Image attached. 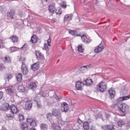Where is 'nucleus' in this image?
<instances>
[{
    "label": "nucleus",
    "instance_id": "1",
    "mask_svg": "<svg viewBox=\"0 0 130 130\" xmlns=\"http://www.w3.org/2000/svg\"><path fill=\"white\" fill-rule=\"evenodd\" d=\"M0 109L4 111L10 110V112H11V113L7 114V118L9 120L14 119V118H15V115L14 114H17V113L19 112L18 108L15 105H11L10 106V105L7 103H4L2 107L0 108Z\"/></svg>",
    "mask_w": 130,
    "mask_h": 130
},
{
    "label": "nucleus",
    "instance_id": "2",
    "mask_svg": "<svg viewBox=\"0 0 130 130\" xmlns=\"http://www.w3.org/2000/svg\"><path fill=\"white\" fill-rule=\"evenodd\" d=\"M96 89L101 93H104V91H106V89H107V83L105 81H101L96 85Z\"/></svg>",
    "mask_w": 130,
    "mask_h": 130
},
{
    "label": "nucleus",
    "instance_id": "3",
    "mask_svg": "<svg viewBox=\"0 0 130 130\" xmlns=\"http://www.w3.org/2000/svg\"><path fill=\"white\" fill-rule=\"evenodd\" d=\"M118 109L122 111L124 114H126V113L128 112V110H129V106L125 103L118 104Z\"/></svg>",
    "mask_w": 130,
    "mask_h": 130
},
{
    "label": "nucleus",
    "instance_id": "4",
    "mask_svg": "<svg viewBox=\"0 0 130 130\" xmlns=\"http://www.w3.org/2000/svg\"><path fill=\"white\" fill-rule=\"evenodd\" d=\"M21 72L22 73L23 75L24 76L27 75V74L29 73V70L28 69V66L26 65V63L25 62H22V65H21Z\"/></svg>",
    "mask_w": 130,
    "mask_h": 130
},
{
    "label": "nucleus",
    "instance_id": "5",
    "mask_svg": "<svg viewBox=\"0 0 130 130\" xmlns=\"http://www.w3.org/2000/svg\"><path fill=\"white\" fill-rule=\"evenodd\" d=\"M32 105H33V102H32V101H26L24 105L25 110H30L31 108H32Z\"/></svg>",
    "mask_w": 130,
    "mask_h": 130
},
{
    "label": "nucleus",
    "instance_id": "6",
    "mask_svg": "<svg viewBox=\"0 0 130 130\" xmlns=\"http://www.w3.org/2000/svg\"><path fill=\"white\" fill-rule=\"evenodd\" d=\"M103 49H104V46L103 44H100L98 46L95 47L94 51L95 53H99V52H101Z\"/></svg>",
    "mask_w": 130,
    "mask_h": 130
},
{
    "label": "nucleus",
    "instance_id": "7",
    "mask_svg": "<svg viewBox=\"0 0 130 130\" xmlns=\"http://www.w3.org/2000/svg\"><path fill=\"white\" fill-rule=\"evenodd\" d=\"M36 55L39 60H44L45 58H44V55L41 53V52L40 51H36Z\"/></svg>",
    "mask_w": 130,
    "mask_h": 130
},
{
    "label": "nucleus",
    "instance_id": "8",
    "mask_svg": "<svg viewBox=\"0 0 130 130\" xmlns=\"http://www.w3.org/2000/svg\"><path fill=\"white\" fill-rule=\"evenodd\" d=\"M61 110L62 112H68L69 111V106L64 102L61 105Z\"/></svg>",
    "mask_w": 130,
    "mask_h": 130
},
{
    "label": "nucleus",
    "instance_id": "9",
    "mask_svg": "<svg viewBox=\"0 0 130 130\" xmlns=\"http://www.w3.org/2000/svg\"><path fill=\"white\" fill-rule=\"evenodd\" d=\"M52 111L53 115H54V116H56V118L60 117V116H61V113H60V112L58 109H53Z\"/></svg>",
    "mask_w": 130,
    "mask_h": 130
},
{
    "label": "nucleus",
    "instance_id": "10",
    "mask_svg": "<svg viewBox=\"0 0 130 130\" xmlns=\"http://www.w3.org/2000/svg\"><path fill=\"white\" fill-rule=\"evenodd\" d=\"M83 84L85 86H91L93 84V80L91 78H87L83 82Z\"/></svg>",
    "mask_w": 130,
    "mask_h": 130
},
{
    "label": "nucleus",
    "instance_id": "11",
    "mask_svg": "<svg viewBox=\"0 0 130 130\" xmlns=\"http://www.w3.org/2000/svg\"><path fill=\"white\" fill-rule=\"evenodd\" d=\"M7 17L10 19H15V10L11 9L9 12H7Z\"/></svg>",
    "mask_w": 130,
    "mask_h": 130
},
{
    "label": "nucleus",
    "instance_id": "12",
    "mask_svg": "<svg viewBox=\"0 0 130 130\" xmlns=\"http://www.w3.org/2000/svg\"><path fill=\"white\" fill-rule=\"evenodd\" d=\"M108 93L109 94L110 99H113L115 97V90L114 89H111L109 90Z\"/></svg>",
    "mask_w": 130,
    "mask_h": 130
},
{
    "label": "nucleus",
    "instance_id": "13",
    "mask_svg": "<svg viewBox=\"0 0 130 130\" xmlns=\"http://www.w3.org/2000/svg\"><path fill=\"white\" fill-rule=\"evenodd\" d=\"M31 69L34 72H36L39 69V62H37L31 66Z\"/></svg>",
    "mask_w": 130,
    "mask_h": 130
},
{
    "label": "nucleus",
    "instance_id": "14",
    "mask_svg": "<svg viewBox=\"0 0 130 130\" xmlns=\"http://www.w3.org/2000/svg\"><path fill=\"white\" fill-rule=\"evenodd\" d=\"M73 14H67L64 17V22H67V21H71L73 19Z\"/></svg>",
    "mask_w": 130,
    "mask_h": 130
},
{
    "label": "nucleus",
    "instance_id": "15",
    "mask_svg": "<svg viewBox=\"0 0 130 130\" xmlns=\"http://www.w3.org/2000/svg\"><path fill=\"white\" fill-rule=\"evenodd\" d=\"M48 10L50 13H54L55 11V5L50 4L48 6Z\"/></svg>",
    "mask_w": 130,
    "mask_h": 130
},
{
    "label": "nucleus",
    "instance_id": "16",
    "mask_svg": "<svg viewBox=\"0 0 130 130\" xmlns=\"http://www.w3.org/2000/svg\"><path fill=\"white\" fill-rule=\"evenodd\" d=\"M69 34H71L72 36H74V37L81 36V34H78V31L76 30H69Z\"/></svg>",
    "mask_w": 130,
    "mask_h": 130
},
{
    "label": "nucleus",
    "instance_id": "17",
    "mask_svg": "<svg viewBox=\"0 0 130 130\" xmlns=\"http://www.w3.org/2000/svg\"><path fill=\"white\" fill-rule=\"evenodd\" d=\"M47 44L45 43L44 47L46 50L48 51L49 50V48H48V46H50V44L51 43V40L50 39V37L47 40Z\"/></svg>",
    "mask_w": 130,
    "mask_h": 130
},
{
    "label": "nucleus",
    "instance_id": "18",
    "mask_svg": "<svg viewBox=\"0 0 130 130\" xmlns=\"http://www.w3.org/2000/svg\"><path fill=\"white\" fill-rule=\"evenodd\" d=\"M20 127L22 130H28L29 128L28 127V124L27 123H21L20 124Z\"/></svg>",
    "mask_w": 130,
    "mask_h": 130
},
{
    "label": "nucleus",
    "instance_id": "19",
    "mask_svg": "<svg viewBox=\"0 0 130 130\" xmlns=\"http://www.w3.org/2000/svg\"><path fill=\"white\" fill-rule=\"evenodd\" d=\"M17 82H22L23 75L21 73H17L15 75Z\"/></svg>",
    "mask_w": 130,
    "mask_h": 130
},
{
    "label": "nucleus",
    "instance_id": "20",
    "mask_svg": "<svg viewBox=\"0 0 130 130\" xmlns=\"http://www.w3.org/2000/svg\"><path fill=\"white\" fill-rule=\"evenodd\" d=\"M6 90L9 94H14L15 93V90L12 86L7 87Z\"/></svg>",
    "mask_w": 130,
    "mask_h": 130
},
{
    "label": "nucleus",
    "instance_id": "21",
    "mask_svg": "<svg viewBox=\"0 0 130 130\" xmlns=\"http://www.w3.org/2000/svg\"><path fill=\"white\" fill-rule=\"evenodd\" d=\"M83 126L85 130H89L90 128V123L88 121L83 122Z\"/></svg>",
    "mask_w": 130,
    "mask_h": 130
},
{
    "label": "nucleus",
    "instance_id": "22",
    "mask_svg": "<svg viewBox=\"0 0 130 130\" xmlns=\"http://www.w3.org/2000/svg\"><path fill=\"white\" fill-rule=\"evenodd\" d=\"M37 41H38V38L37 37V36L35 35H32L31 37L30 42H31V43H36Z\"/></svg>",
    "mask_w": 130,
    "mask_h": 130
},
{
    "label": "nucleus",
    "instance_id": "23",
    "mask_svg": "<svg viewBox=\"0 0 130 130\" xmlns=\"http://www.w3.org/2000/svg\"><path fill=\"white\" fill-rule=\"evenodd\" d=\"M28 88L31 90H35V89L37 88V85H36V83H35V82H32L30 83Z\"/></svg>",
    "mask_w": 130,
    "mask_h": 130
},
{
    "label": "nucleus",
    "instance_id": "24",
    "mask_svg": "<svg viewBox=\"0 0 130 130\" xmlns=\"http://www.w3.org/2000/svg\"><path fill=\"white\" fill-rule=\"evenodd\" d=\"M87 70H88V68H87V66H83L78 69V72L84 74L86 72V71H87Z\"/></svg>",
    "mask_w": 130,
    "mask_h": 130
},
{
    "label": "nucleus",
    "instance_id": "25",
    "mask_svg": "<svg viewBox=\"0 0 130 130\" xmlns=\"http://www.w3.org/2000/svg\"><path fill=\"white\" fill-rule=\"evenodd\" d=\"M83 82H81L80 81H77L76 83V89L77 90H82V85H81Z\"/></svg>",
    "mask_w": 130,
    "mask_h": 130
},
{
    "label": "nucleus",
    "instance_id": "26",
    "mask_svg": "<svg viewBox=\"0 0 130 130\" xmlns=\"http://www.w3.org/2000/svg\"><path fill=\"white\" fill-rule=\"evenodd\" d=\"M41 130H47L48 129V125L46 124L42 123L40 125Z\"/></svg>",
    "mask_w": 130,
    "mask_h": 130
},
{
    "label": "nucleus",
    "instance_id": "27",
    "mask_svg": "<svg viewBox=\"0 0 130 130\" xmlns=\"http://www.w3.org/2000/svg\"><path fill=\"white\" fill-rule=\"evenodd\" d=\"M57 121L58 124H64V121L62 120V118H61V116H60V117H57Z\"/></svg>",
    "mask_w": 130,
    "mask_h": 130
},
{
    "label": "nucleus",
    "instance_id": "28",
    "mask_svg": "<svg viewBox=\"0 0 130 130\" xmlns=\"http://www.w3.org/2000/svg\"><path fill=\"white\" fill-rule=\"evenodd\" d=\"M78 51L79 52H81V53H83L84 52V48H83V45H79L77 47Z\"/></svg>",
    "mask_w": 130,
    "mask_h": 130
},
{
    "label": "nucleus",
    "instance_id": "29",
    "mask_svg": "<svg viewBox=\"0 0 130 130\" xmlns=\"http://www.w3.org/2000/svg\"><path fill=\"white\" fill-rule=\"evenodd\" d=\"M10 39L12 41V42L14 43H16V42H18V40L19 39V38L17 36H13L10 38Z\"/></svg>",
    "mask_w": 130,
    "mask_h": 130
},
{
    "label": "nucleus",
    "instance_id": "30",
    "mask_svg": "<svg viewBox=\"0 0 130 130\" xmlns=\"http://www.w3.org/2000/svg\"><path fill=\"white\" fill-rule=\"evenodd\" d=\"M52 128L53 130H60V127L59 126V125H57L56 124H53L52 125Z\"/></svg>",
    "mask_w": 130,
    "mask_h": 130
},
{
    "label": "nucleus",
    "instance_id": "31",
    "mask_svg": "<svg viewBox=\"0 0 130 130\" xmlns=\"http://www.w3.org/2000/svg\"><path fill=\"white\" fill-rule=\"evenodd\" d=\"M55 13L56 15H58V16H60V15H61L62 13V10H61V8H58L55 10Z\"/></svg>",
    "mask_w": 130,
    "mask_h": 130
},
{
    "label": "nucleus",
    "instance_id": "32",
    "mask_svg": "<svg viewBox=\"0 0 130 130\" xmlns=\"http://www.w3.org/2000/svg\"><path fill=\"white\" fill-rule=\"evenodd\" d=\"M124 125V121L121 119L119 120V121H118V126H119L120 127H121V126H122V125Z\"/></svg>",
    "mask_w": 130,
    "mask_h": 130
},
{
    "label": "nucleus",
    "instance_id": "33",
    "mask_svg": "<svg viewBox=\"0 0 130 130\" xmlns=\"http://www.w3.org/2000/svg\"><path fill=\"white\" fill-rule=\"evenodd\" d=\"M20 49H23V50H28V49H29V46H28L27 43H25Z\"/></svg>",
    "mask_w": 130,
    "mask_h": 130
},
{
    "label": "nucleus",
    "instance_id": "34",
    "mask_svg": "<svg viewBox=\"0 0 130 130\" xmlns=\"http://www.w3.org/2000/svg\"><path fill=\"white\" fill-rule=\"evenodd\" d=\"M18 91L21 93L25 92V87L23 86H19L18 87Z\"/></svg>",
    "mask_w": 130,
    "mask_h": 130
},
{
    "label": "nucleus",
    "instance_id": "35",
    "mask_svg": "<svg viewBox=\"0 0 130 130\" xmlns=\"http://www.w3.org/2000/svg\"><path fill=\"white\" fill-rule=\"evenodd\" d=\"M19 48L17 47H12L10 48V50L12 52H15V51H18Z\"/></svg>",
    "mask_w": 130,
    "mask_h": 130
},
{
    "label": "nucleus",
    "instance_id": "36",
    "mask_svg": "<svg viewBox=\"0 0 130 130\" xmlns=\"http://www.w3.org/2000/svg\"><path fill=\"white\" fill-rule=\"evenodd\" d=\"M79 37H81V40L82 41V42H84V43H86V39H89L87 38V37H86L85 35L79 36Z\"/></svg>",
    "mask_w": 130,
    "mask_h": 130
},
{
    "label": "nucleus",
    "instance_id": "37",
    "mask_svg": "<svg viewBox=\"0 0 130 130\" xmlns=\"http://www.w3.org/2000/svg\"><path fill=\"white\" fill-rule=\"evenodd\" d=\"M34 101L35 102H36V103L40 102V96H38V95H36L34 98Z\"/></svg>",
    "mask_w": 130,
    "mask_h": 130
},
{
    "label": "nucleus",
    "instance_id": "38",
    "mask_svg": "<svg viewBox=\"0 0 130 130\" xmlns=\"http://www.w3.org/2000/svg\"><path fill=\"white\" fill-rule=\"evenodd\" d=\"M101 118L103 119V121H104V120L103 119V118L102 117V114L99 113L98 114L96 115L95 116V119H98V118Z\"/></svg>",
    "mask_w": 130,
    "mask_h": 130
},
{
    "label": "nucleus",
    "instance_id": "39",
    "mask_svg": "<svg viewBox=\"0 0 130 130\" xmlns=\"http://www.w3.org/2000/svg\"><path fill=\"white\" fill-rule=\"evenodd\" d=\"M6 76H7L6 79L8 80V81H10V80L13 78V74H7Z\"/></svg>",
    "mask_w": 130,
    "mask_h": 130
},
{
    "label": "nucleus",
    "instance_id": "40",
    "mask_svg": "<svg viewBox=\"0 0 130 130\" xmlns=\"http://www.w3.org/2000/svg\"><path fill=\"white\" fill-rule=\"evenodd\" d=\"M30 125L31 126H36V125H37V123L36 122V121L34 119L32 120L30 124Z\"/></svg>",
    "mask_w": 130,
    "mask_h": 130
},
{
    "label": "nucleus",
    "instance_id": "41",
    "mask_svg": "<svg viewBox=\"0 0 130 130\" xmlns=\"http://www.w3.org/2000/svg\"><path fill=\"white\" fill-rule=\"evenodd\" d=\"M4 70H6V67L4 64L0 63V71L3 72Z\"/></svg>",
    "mask_w": 130,
    "mask_h": 130
},
{
    "label": "nucleus",
    "instance_id": "42",
    "mask_svg": "<svg viewBox=\"0 0 130 130\" xmlns=\"http://www.w3.org/2000/svg\"><path fill=\"white\" fill-rule=\"evenodd\" d=\"M47 118L49 120H50V119H51V118H52V114H51V113H48L47 114Z\"/></svg>",
    "mask_w": 130,
    "mask_h": 130
},
{
    "label": "nucleus",
    "instance_id": "43",
    "mask_svg": "<svg viewBox=\"0 0 130 130\" xmlns=\"http://www.w3.org/2000/svg\"><path fill=\"white\" fill-rule=\"evenodd\" d=\"M19 121H23V120L25 119V118L24 117V115H23L22 114H19Z\"/></svg>",
    "mask_w": 130,
    "mask_h": 130
},
{
    "label": "nucleus",
    "instance_id": "44",
    "mask_svg": "<svg viewBox=\"0 0 130 130\" xmlns=\"http://www.w3.org/2000/svg\"><path fill=\"white\" fill-rule=\"evenodd\" d=\"M108 130H115V128H114L113 125L109 124L108 125Z\"/></svg>",
    "mask_w": 130,
    "mask_h": 130
},
{
    "label": "nucleus",
    "instance_id": "45",
    "mask_svg": "<svg viewBox=\"0 0 130 130\" xmlns=\"http://www.w3.org/2000/svg\"><path fill=\"white\" fill-rule=\"evenodd\" d=\"M60 7H62V8L66 9L67 8V3L64 2H61V3L60 4Z\"/></svg>",
    "mask_w": 130,
    "mask_h": 130
},
{
    "label": "nucleus",
    "instance_id": "46",
    "mask_svg": "<svg viewBox=\"0 0 130 130\" xmlns=\"http://www.w3.org/2000/svg\"><path fill=\"white\" fill-rule=\"evenodd\" d=\"M121 92H122V93H126L127 92V90L125 88V86L122 87Z\"/></svg>",
    "mask_w": 130,
    "mask_h": 130
},
{
    "label": "nucleus",
    "instance_id": "47",
    "mask_svg": "<svg viewBox=\"0 0 130 130\" xmlns=\"http://www.w3.org/2000/svg\"><path fill=\"white\" fill-rule=\"evenodd\" d=\"M34 119L32 118H27V120H26V121L28 123H29L30 124V123L33 121V120Z\"/></svg>",
    "mask_w": 130,
    "mask_h": 130
},
{
    "label": "nucleus",
    "instance_id": "48",
    "mask_svg": "<svg viewBox=\"0 0 130 130\" xmlns=\"http://www.w3.org/2000/svg\"><path fill=\"white\" fill-rule=\"evenodd\" d=\"M48 2V0H42V4L43 5V6H46Z\"/></svg>",
    "mask_w": 130,
    "mask_h": 130
},
{
    "label": "nucleus",
    "instance_id": "49",
    "mask_svg": "<svg viewBox=\"0 0 130 130\" xmlns=\"http://www.w3.org/2000/svg\"><path fill=\"white\" fill-rule=\"evenodd\" d=\"M25 57L22 56H20L19 59V61H22V62H24V61H25Z\"/></svg>",
    "mask_w": 130,
    "mask_h": 130
},
{
    "label": "nucleus",
    "instance_id": "50",
    "mask_svg": "<svg viewBox=\"0 0 130 130\" xmlns=\"http://www.w3.org/2000/svg\"><path fill=\"white\" fill-rule=\"evenodd\" d=\"M130 99V94H129L127 96H123V100H124V101L125 100H128V99Z\"/></svg>",
    "mask_w": 130,
    "mask_h": 130
},
{
    "label": "nucleus",
    "instance_id": "51",
    "mask_svg": "<svg viewBox=\"0 0 130 130\" xmlns=\"http://www.w3.org/2000/svg\"><path fill=\"white\" fill-rule=\"evenodd\" d=\"M37 105L38 108H42V105H41V102H39L37 103Z\"/></svg>",
    "mask_w": 130,
    "mask_h": 130
},
{
    "label": "nucleus",
    "instance_id": "52",
    "mask_svg": "<svg viewBox=\"0 0 130 130\" xmlns=\"http://www.w3.org/2000/svg\"><path fill=\"white\" fill-rule=\"evenodd\" d=\"M102 129L108 130V125H104L102 126Z\"/></svg>",
    "mask_w": 130,
    "mask_h": 130
},
{
    "label": "nucleus",
    "instance_id": "53",
    "mask_svg": "<svg viewBox=\"0 0 130 130\" xmlns=\"http://www.w3.org/2000/svg\"><path fill=\"white\" fill-rule=\"evenodd\" d=\"M111 107L112 108H114V109L116 108V107H117V108H118V105H117V104H113V105H111Z\"/></svg>",
    "mask_w": 130,
    "mask_h": 130
},
{
    "label": "nucleus",
    "instance_id": "54",
    "mask_svg": "<svg viewBox=\"0 0 130 130\" xmlns=\"http://www.w3.org/2000/svg\"><path fill=\"white\" fill-rule=\"evenodd\" d=\"M4 97V92L3 91H0V100Z\"/></svg>",
    "mask_w": 130,
    "mask_h": 130
},
{
    "label": "nucleus",
    "instance_id": "55",
    "mask_svg": "<svg viewBox=\"0 0 130 130\" xmlns=\"http://www.w3.org/2000/svg\"><path fill=\"white\" fill-rule=\"evenodd\" d=\"M118 102H121V101H124L123 96L118 99Z\"/></svg>",
    "mask_w": 130,
    "mask_h": 130
},
{
    "label": "nucleus",
    "instance_id": "56",
    "mask_svg": "<svg viewBox=\"0 0 130 130\" xmlns=\"http://www.w3.org/2000/svg\"><path fill=\"white\" fill-rule=\"evenodd\" d=\"M77 122H79L80 123V124H81V123H82L83 122V121H82V120L80 119V118H78L77 119Z\"/></svg>",
    "mask_w": 130,
    "mask_h": 130
},
{
    "label": "nucleus",
    "instance_id": "57",
    "mask_svg": "<svg viewBox=\"0 0 130 130\" xmlns=\"http://www.w3.org/2000/svg\"><path fill=\"white\" fill-rule=\"evenodd\" d=\"M91 41H92L91 40H89V41L86 40L85 43H87V44H89V43H91Z\"/></svg>",
    "mask_w": 130,
    "mask_h": 130
},
{
    "label": "nucleus",
    "instance_id": "58",
    "mask_svg": "<svg viewBox=\"0 0 130 130\" xmlns=\"http://www.w3.org/2000/svg\"><path fill=\"white\" fill-rule=\"evenodd\" d=\"M4 61H8V57L6 56L5 57L3 58Z\"/></svg>",
    "mask_w": 130,
    "mask_h": 130
},
{
    "label": "nucleus",
    "instance_id": "59",
    "mask_svg": "<svg viewBox=\"0 0 130 130\" xmlns=\"http://www.w3.org/2000/svg\"><path fill=\"white\" fill-rule=\"evenodd\" d=\"M126 126H128L129 127H130V121H128L127 122Z\"/></svg>",
    "mask_w": 130,
    "mask_h": 130
},
{
    "label": "nucleus",
    "instance_id": "60",
    "mask_svg": "<svg viewBox=\"0 0 130 130\" xmlns=\"http://www.w3.org/2000/svg\"><path fill=\"white\" fill-rule=\"evenodd\" d=\"M90 130H95V127H91L90 128Z\"/></svg>",
    "mask_w": 130,
    "mask_h": 130
},
{
    "label": "nucleus",
    "instance_id": "61",
    "mask_svg": "<svg viewBox=\"0 0 130 130\" xmlns=\"http://www.w3.org/2000/svg\"><path fill=\"white\" fill-rule=\"evenodd\" d=\"M29 130H36V129H35V128L34 127H32V128H30Z\"/></svg>",
    "mask_w": 130,
    "mask_h": 130
},
{
    "label": "nucleus",
    "instance_id": "62",
    "mask_svg": "<svg viewBox=\"0 0 130 130\" xmlns=\"http://www.w3.org/2000/svg\"><path fill=\"white\" fill-rule=\"evenodd\" d=\"M2 130H7V128L3 127Z\"/></svg>",
    "mask_w": 130,
    "mask_h": 130
},
{
    "label": "nucleus",
    "instance_id": "63",
    "mask_svg": "<svg viewBox=\"0 0 130 130\" xmlns=\"http://www.w3.org/2000/svg\"><path fill=\"white\" fill-rule=\"evenodd\" d=\"M0 48H2V45L0 44Z\"/></svg>",
    "mask_w": 130,
    "mask_h": 130
}]
</instances>
